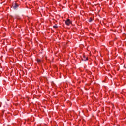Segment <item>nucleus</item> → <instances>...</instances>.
<instances>
[{
  "label": "nucleus",
  "mask_w": 126,
  "mask_h": 126,
  "mask_svg": "<svg viewBox=\"0 0 126 126\" xmlns=\"http://www.w3.org/2000/svg\"><path fill=\"white\" fill-rule=\"evenodd\" d=\"M18 6H19V5H18V4L16 3H14L13 4V8H14V9H16Z\"/></svg>",
  "instance_id": "obj_1"
},
{
  "label": "nucleus",
  "mask_w": 126,
  "mask_h": 126,
  "mask_svg": "<svg viewBox=\"0 0 126 126\" xmlns=\"http://www.w3.org/2000/svg\"><path fill=\"white\" fill-rule=\"evenodd\" d=\"M83 60H84V61H87L88 60V57L86 58L85 56H84V59Z\"/></svg>",
  "instance_id": "obj_3"
},
{
  "label": "nucleus",
  "mask_w": 126,
  "mask_h": 126,
  "mask_svg": "<svg viewBox=\"0 0 126 126\" xmlns=\"http://www.w3.org/2000/svg\"><path fill=\"white\" fill-rule=\"evenodd\" d=\"M53 27H54V28H58V25H55L53 26Z\"/></svg>",
  "instance_id": "obj_5"
},
{
  "label": "nucleus",
  "mask_w": 126,
  "mask_h": 126,
  "mask_svg": "<svg viewBox=\"0 0 126 126\" xmlns=\"http://www.w3.org/2000/svg\"><path fill=\"white\" fill-rule=\"evenodd\" d=\"M92 19L90 18V19L89 20V22H92Z\"/></svg>",
  "instance_id": "obj_4"
},
{
  "label": "nucleus",
  "mask_w": 126,
  "mask_h": 126,
  "mask_svg": "<svg viewBox=\"0 0 126 126\" xmlns=\"http://www.w3.org/2000/svg\"><path fill=\"white\" fill-rule=\"evenodd\" d=\"M37 63H41V60H40V59H37Z\"/></svg>",
  "instance_id": "obj_6"
},
{
  "label": "nucleus",
  "mask_w": 126,
  "mask_h": 126,
  "mask_svg": "<svg viewBox=\"0 0 126 126\" xmlns=\"http://www.w3.org/2000/svg\"><path fill=\"white\" fill-rule=\"evenodd\" d=\"M65 24L66 25H69V24H71V22L70 21V20L67 19L66 21H65Z\"/></svg>",
  "instance_id": "obj_2"
},
{
  "label": "nucleus",
  "mask_w": 126,
  "mask_h": 126,
  "mask_svg": "<svg viewBox=\"0 0 126 126\" xmlns=\"http://www.w3.org/2000/svg\"><path fill=\"white\" fill-rule=\"evenodd\" d=\"M3 113H4V111H3Z\"/></svg>",
  "instance_id": "obj_7"
}]
</instances>
